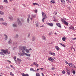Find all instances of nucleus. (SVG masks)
Here are the masks:
<instances>
[{
    "mask_svg": "<svg viewBox=\"0 0 76 76\" xmlns=\"http://www.w3.org/2000/svg\"><path fill=\"white\" fill-rule=\"evenodd\" d=\"M20 50H22V52L20 53H18V54L19 56H26L27 57H29L31 56V55L29 53H25V50L27 48L26 46H20L19 47Z\"/></svg>",
    "mask_w": 76,
    "mask_h": 76,
    "instance_id": "1",
    "label": "nucleus"
},
{
    "mask_svg": "<svg viewBox=\"0 0 76 76\" xmlns=\"http://www.w3.org/2000/svg\"><path fill=\"white\" fill-rule=\"evenodd\" d=\"M42 15L43 18V19L42 20V22H44V20L45 19H46L47 18V16L45 13H44V12H42Z\"/></svg>",
    "mask_w": 76,
    "mask_h": 76,
    "instance_id": "2",
    "label": "nucleus"
},
{
    "mask_svg": "<svg viewBox=\"0 0 76 76\" xmlns=\"http://www.w3.org/2000/svg\"><path fill=\"white\" fill-rule=\"evenodd\" d=\"M1 51L4 52V54H6L7 53L8 54H9L10 53V51H8V50L7 49H6L5 50H2Z\"/></svg>",
    "mask_w": 76,
    "mask_h": 76,
    "instance_id": "3",
    "label": "nucleus"
},
{
    "mask_svg": "<svg viewBox=\"0 0 76 76\" xmlns=\"http://www.w3.org/2000/svg\"><path fill=\"white\" fill-rule=\"evenodd\" d=\"M61 22H63V23H64V24L65 25H66L67 26H68L69 25V23H67V22L66 21H63V20L62 18H61Z\"/></svg>",
    "mask_w": 76,
    "mask_h": 76,
    "instance_id": "4",
    "label": "nucleus"
},
{
    "mask_svg": "<svg viewBox=\"0 0 76 76\" xmlns=\"http://www.w3.org/2000/svg\"><path fill=\"white\" fill-rule=\"evenodd\" d=\"M66 73L69 76L70 75V70H69V68H66Z\"/></svg>",
    "mask_w": 76,
    "mask_h": 76,
    "instance_id": "5",
    "label": "nucleus"
},
{
    "mask_svg": "<svg viewBox=\"0 0 76 76\" xmlns=\"http://www.w3.org/2000/svg\"><path fill=\"white\" fill-rule=\"evenodd\" d=\"M61 4L63 5V6H65L66 4V2L64 0H61Z\"/></svg>",
    "mask_w": 76,
    "mask_h": 76,
    "instance_id": "6",
    "label": "nucleus"
},
{
    "mask_svg": "<svg viewBox=\"0 0 76 76\" xmlns=\"http://www.w3.org/2000/svg\"><path fill=\"white\" fill-rule=\"evenodd\" d=\"M69 29H72L73 31H75V29L74 28V27L73 26H71L70 27H69Z\"/></svg>",
    "mask_w": 76,
    "mask_h": 76,
    "instance_id": "7",
    "label": "nucleus"
},
{
    "mask_svg": "<svg viewBox=\"0 0 76 76\" xmlns=\"http://www.w3.org/2000/svg\"><path fill=\"white\" fill-rule=\"evenodd\" d=\"M17 20L18 24L19 25H22V23H21V22H20L19 19L18 18L17 19Z\"/></svg>",
    "mask_w": 76,
    "mask_h": 76,
    "instance_id": "8",
    "label": "nucleus"
},
{
    "mask_svg": "<svg viewBox=\"0 0 76 76\" xmlns=\"http://www.w3.org/2000/svg\"><path fill=\"white\" fill-rule=\"evenodd\" d=\"M48 60H49L50 61L53 62L54 60V59L52 57H50L49 58H48Z\"/></svg>",
    "mask_w": 76,
    "mask_h": 76,
    "instance_id": "9",
    "label": "nucleus"
},
{
    "mask_svg": "<svg viewBox=\"0 0 76 76\" xmlns=\"http://www.w3.org/2000/svg\"><path fill=\"white\" fill-rule=\"evenodd\" d=\"M69 66L70 67H75V65L72 64H69Z\"/></svg>",
    "mask_w": 76,
    "mask_h": 76,
    "instance_id": "10",
    "label": "nucleus"
},
{
    "mask_svg": "<svg viewBox=\"0 0 76 76\" xmlns=\"http://www.w3.org/2000/svg\"><path fill=\"white\" fill-rule=\"evenodd\" d=\"M46 23L48 25L50 26H53V23Z\"/></svg>",
    "mask_w": 76,
    "mask_h": 76,
    "instance_id": "11",
    "label": "nucleus"
},
{
    "mask_svg": "<svg viewBox=\"0 0 76 76\" xmlns=\"http://www.w3.org/2000/svg\"><path fill=\"white\" fill-rule=\"evenodd\" d=\"M21 75L22 76H29V75H28V74H25L23 73H22Z\"/></svg>",
    "mask_w": 76,
    "mask_h": 76,
    "instance_id": "12",
    "label": "nucleus"
},
{
    "mask_svg": "<svg viewBox=\"0 0 76 76\" xmlns=\"http://www.w3.org/2000/svg\"><path fill=\"white\" fill-rule=\"evenodd\" d=\"M67 39V38L65 36L63 37L62 39L63 41H65L66 39Z\"/></svg>",
    "mask_w": 76,
    "mask_h": 76,
    "instance_id": "13",
    "label": "nucleus"
},
{
    "mask_svg": "<svg viewBox=\"0 0 76 76\" xmlns=\"http://www.w3.org/2000/svg\"><path fill=\"white\" fill-rule=\"evenodd\" d=\"M56 25L57 26H58V27H59L60 28H61V25H60V23H57Z\"/></svg>",
    "mask_w": 76,
    "mask_h": 76,
    "instance_id": "14",
    "label": "nucleus"
},
{
    "mask_svg": "<svg viewBox=\"0 0 76 76\" xmlns=\"http://www.w3.org/2000/svg\"><path fill=\"white\" fill-rule=\"evenodd\" d=\"M4 36L5 37L4 38L5 40H7V39L8 38V37H7V36L6 34H4Z\"/></svg>",
    "mask_w": 76,
    "mask_h": 76,
    "instance_id": "15",
    "label": "nucleus"
},
{
    "mask_svg": "<svg viewBox=\"0 0 76 76\" xmlns=\"http://www.w3.org/2000/svg\"><path fill=\"white\" fill-rule=\"evenodd\" d=\"M13 58L15 62V63H16V64H18V63H17V61L16 60V56L14 57Z\"/></svg>",
    "mask_w": 76,
    "mask_h": 76,
    "instance_id": "16",
    "label": "nucleus"
},
{
    "mask_svg": "<svg viewBox=\"0 0 76 76\" xmlns=\"http://www.w3.org/2000/svg\"><path fill=\"white\" fill-rule=\"evenodd\" d=\"M42 37L43 40H46V37L44 35H43Z\"/></svg>",
    "mask_w": 76,
    "mask_h": 76,
    "instance_id": "17",
    "label": "nucleus"
},
{
    "mask_svg": "<svg viewBox=\"0 0 76 76\" xmlns=\"http://www.w3.org/2000/svg\"><path fill=\"white\" fill-rule=\"evenodd\" d=\"M49 54L51 55L52 56H56V54L54 53H49Z\"/></svg>",
    "mask_w": 76,
    "mask_h": 76,
    "instance_id": "18",
    "label": "nucleus"
},
{
    "mask_svg": "<svg viewBox=\"0 0 76 76\" xmlns=\"http://www.w3.org/2000/svg\"><path fill=\"white\" fill-rule=\"evenodd\" d=\"M8 18L9 19L11 20H13V18L12 16L9 17Z\"/></svg>",
    "mask_w": 76,
    "mask_h": 76,
    "instance_id": "19",
    "label": "nucleus"
},
{
    "mask_svg": "<svg viewBox=\"0 0 76 76\" xmlns=\"http://www.w3.org/2000/svg\"><path fill=\"white\" fill-rule=\"evenodd\" d=\"M36 17V15L34 14V15H31V18H35Z\"/></svg>",
    "mask_w": 76,
    "mask_h": 76,
    "instance_id": "20",
    "label": "nucleus"
},
{
    "mask_svg": "<svg viewBox=\"0 0 76 76\" xmlns=\"http://www.w3.org/2000/svg\"><path fill=\"white\" fill-rule=\"evenodd\" d=\"M71 71L73 73L74 75H75V74L76 73V72H75V70L72 69L71 70Z\"/></svg>",
    "mask_w": 76,
    "mask_h": 76,
    "instance_id": "21",
    "label": "nucleus"
},
{
    "mask_svg": "<svg viewBox=\"0 0 76 76\" xmlns=\"http://www.w3.org/2000/svg\"><path fill=\"white\" fill-rule=\"evenodd\" d=\"M55 48H56V50H57V51H58V50H59V48L57 46H55Z\"/></svg>",
    "mask_w": 76,
    "mask_h": 76,
    "instance_id": "22",
    "label": "nucleus"
},
{
    "mask_svg": "<svg viewBox=\"0 0 76 76\" xmlns=\"http://www.w3.org/2000/svg\"><path fill=\"white\" fill-rule=\"evenodd\" d=\"M35 40V37H32V41H34Z\"/></svg>",
    "mask_w": 76,
    "mask_h": 76,
    "instance_id": "23",
    "label": "nucleus"
},
{
    "mask_svg": "<svg viewBox=\"0 0 76 76\" xmlns=\"http://www.w3.org/2000/svg\"><path fill=\"white\" fill-rule=\"evenodd\" d=\"M26 51V53H29V49H26L25 50Z\"/></svg>",
    "mask_w": 76,
    "mask_h": 76,
    "instance_id": "24",
    "label": "nucleus"
},
{
    "mask_svg": "<svg viewBox=\"0 0 76 76\" xmlns=\"http://www.w3.org/2000/svg\"><path fill=\"white\" fill-rule=\"evenodd\" d=\"M12 26L13 27H14L15 28H16V27H17V25H16V24H12Z\"/></svg>",
    "mask_w": 76,
    "mask_h": 76,
    "instance_id": "25",
    "label": "nucleus"
},
{
    "mask_svg": "<svg viewBox=\"0 0 76 76\" xmlns=\"http://www.w3.org/2000/svg\"><path fill=\"white\" fill-rule=\"evenodd\" d=\"M4 12H3V11H0V15H4Z\"/></svg>",
    "mask_w": 76,
    "mask_h": 76,
    "instance_id": "26",
    "label": "nucleus"
},
{
    "mask_svg": "<svg viewBox=\"0 0 76 76\" xmlns=\"http://www.w3.org/2000/svg\"><path fill=\"white\" fill-rule=\"evenodd\" d=\"M8 44H12V40L11 39H10V41H8Z\"/></svg>",
    "mask_w": 76,
    "mask_h": 76,
    "instance_id": "27",
    "label": "nucleus"
},
{
    "mask_svg": "<svg viewBox=\"0 0 76 76\" xmlns=\"http://www.w3.org/2000/svg\"><path fill=\"white\" fill-rule=\"evenodd\" d=\"M17 43L16 42H13L12 44L13 45H16L17 44Z\"/></svg>",
    "mask_w": 76,
    "mask_h": 76,
    "instance_id": "28",
    "label": "nucleus"
},
{
    "mask_svg": "<svg viewBox=\"0 0 76 76\" xmlns=\"http://www.w3.org/2000/svg\"><path fill=\"white\" fill-rule=\"evenodd\" d=\"M50 2L53 4L55 3H56V2L55 1H54V0H52Z\"/></svg>",
    "mask_w": 76,
    "mask_h": 76,
    "instance_id": "29",
    "label": "nucleus"
},
{
    "mask_svg": "<svg viewBox=\"0 0 76 76\" xmlns=\"http://www.w3.org/2000/svg\"><path fill=\"white\" fill-rule=\"evenodd\" d=\"M33 5H37L38 6H39V5L37 3H33Z\"/></svg>",
    "mask_w": 76,
    "mask_h": 76,
    "instance_id": "30",
    "label": "nucleus"
},
{
    "mask_svg": "<svg viewBox=\"0 0 76 76\" xmlns=\"http://www.w3.org/2000/svg\"><path fill=\"white\" fill-rule=\"evenodd\" d=\"M2 23L3 25H4L5 26H7V24L6 23Z\"/></svg>",
    "mask_w": 76,
    "mask_h": 76,
    "instance_id": "31",
    "label": "nucleus"
},
{
    "mask_svg": "<svg viewBox=\"0 0 76 76\" xmlns=\"http://www.w3.org/2000/svg\"><path fill=\"white\" fill-rule=\"evenodd\" d=\"M4 2L5 3H8V2H7V0H4Z\"/></svg>",
    "mask_w": 76,
    "mask_h": 76,
    "instance_id": "32",
    "label": "nucleus"
},
{
    "mask_svg": "<svg viewBox=\"0 0 76 76\" xmlns=\"http://www.w3.org/2000/svg\"><path fill=\"white\" fill-rule=\"evenodd\" d=\"M25 58L26 59H28V60H29L30 61H31V59L30 58H29L28 57H27V58Z\"/></svg>",
    "mask_w": 76,
    "mask_h": 76,
    "instance_id": "33",
    "label": "nucleus"
},
{
    "mask_svg": "<svg viewBox=\"0 0 76 76\" xmlns=\"http://www.w3.org/2000/svg\"><path fill=\"white\" fill-rule=\"evenodd\" d=\"M17 60L18 61H22L21 59H19V58H17Z\"/></svg>",
    "mask_w": 76,
    "mask_h": 76,
    "instance_id": "34",
    "label": "nucleus"
},
{
    "mask_svg": "<svg viewBox=\"0 0 76 76\" xmlns=\"http://www.w3.org/2000/svg\"><path fill=\"white\" fill-rule=\"evenodd\" d=\"M54 20H53L54 22H56V21H57V20L56 18H54Z\"/></svg>",
    "mask_w": 76,
    "mask_h": 76,
    "instance_id": "35",
    "label": "nucleus"
},
{
    "mask_svg": "<svg viewBox=\"0 0 76 76\" xmlns=\"http://www.w3.org/2000/svg\"><path fill=\"white\" fill-rule=\"evenodd\" d=\"M0 54H1V55H4V53L3 51H2V52H1L0 53Z\"/></svg>",
    "mask_w": 76,
    "mask_h": 76,
    "instance_id": "36",
    "label": "nucleus"
},
{
    "mask_svg": "<svg viewBox=\"0 0 76 76\" xmlns=\"http://www.w3.org/2000/svg\"><path fill=\"white\" fill-rule=\"evenodd\" d=\"M10 75H11V76H14V75H13V73H12V72H10Z\"/></svg>",
    "mask_w": 76,
    "mask_h": 76,
    "instance_id": "37",
    "label": "nucleus"
},
{
    "mask_svg": "<svg viewBox=\"0 0 76 76\" xmlns=\"http://www.w3.org/2000/svg\"><path fill=\"white\" fill-rule=\"evenodd\" d=\"M61 45L63 46V47H66V45H64L63 44H61Z\"/></svg>",
    "mask_w": 76,
    "mask_h": 76,
    "instance_id": "38",
    "label": "nucleus"
},
{
    "mask_svg": "<svg viewBox=\"0 0 76 76\" xmlns=\"http://www.w3.org/2000/svg\"><path fill=\"white\" fill-rule=\"evenodd\" d=\"M3 6H0V10H2L3 9Z\"/></svg>",
    "mask_w": 76,
    "mask_h": 76,
    "instance_id": "39",
    "label": "nucleus"
},
{
    "mask_svg": "<svg viewBox=\"0 0 76 76\" xmlns=\"http://www.w3.org/2000/svg\"><path fill=\"white\" fill-rule=\"evenodd\" d=\"M0 20L2 22H3V21H4V20H3V18H0Z\"/></svg>",
    "mask_w": 76,
    "mask_h": 76,
    "instance_id": "40",
    "label": "nucleus"
},
{
    "mask_svg": "<svg viewBox=\"0 0 76 76\" xmlns=\"http://www.w3.org/2000/svg\"><path fill=\"white\" fill-rule=\"evenodd\" d=\"M62 73L63 74H66V72H65V71H64V70H63V71H62Z\"/></svg>",
    "mask_w": 76,
    "mask_h": 76,
    "instance_id": "41",
    "label": "nucleus"
},
{
    "mask_svg": "<svg viewBox=\"0 0 76 76\" xmlns=\"http://www.w3.org/2000/svg\"><path fill=\"white\" fill-rule=\"evenodd\" d=\"M37 64V63L35 62H34L33 63V64L34 65H36Z\"/></svg>",
    "mask_w": 76,
    "mask_h": 76,
    "instance_id": "42",
    "label": "nucleus"
},
{
    "mask_svg": "<svg viewBox=\"0 0 76 76\" xmlns=\"http://www.w3.org/2000/svg\"><path fill=\"white\" fill-rule=\"evenodd\" d=\"M36 76H40V75H39V73L38 74L37 73L36 74Z\"/></svg>",
    "mask_w": 76,
    "mask_h": 76,
    "instance_id": "43",
    "label": "nucleus"
},
{
    "mask_svg": "<svg viewBox=\"0 0 76 76\" xmlns=\"http://www.w3.org/2000/svg\"><path fill=\"white\" fill-rule=\"evenodd\" d=\"M52 34L53 33H52V32H50L49 33L48 35H52Z\"/></svg>",
    "mask_w": 76,
    "mask_h": 76,
    "instance_id": "44",
    "label": "nucleus"
},
{
    "mask_svg": "<svg viewBox=\"0 0 76 76\" xmlns=\"http://www.w3.org/2000/svg\"><path fill=\"white\" fill-rule=\"evenodd\" d=\"M30 71H33V72H34V70L32 68H31L30 69Z\"/></svg>",
    "mask_w": 76,
    "mask_h": 76,
    "instance_id": "45",
    "label": "nucleus"
},
{
    "mask_svg": "<svg viewBox=\"0 0 76 76\" xmlns=\"http://www.w3.org/2000/svg\"><path fill=\"white\" fill-rule=\"evenodd\" d=\"M27 22L28 23H29V18H27Z\"/></svg>",
    "mask_w": 76,
    "mask_h": 76,
    "instance_id": "46",
    "label": "nucleus"
},
{
    "mask_svg": "<svg viewBox=\"0 0 76 76\" xmlns=\"http://www.w3.org/2000/svg\"><path fill=\"white\" fill-rule=\"evenodd\" d=\"M63 21H65V20H66V18H64L63 19Z\"/></svg>",
    "mask_w": 76,
    "mask_h": 76,
    "instance_id": "47",
    "label": "nucleus"
},
{
    "mask_svg": "<svg viewBox=\"0 0 76 76\" xmlns=\"http://www.w3.org/2000/svg\"><path fill=\"white\" fill-rule=\"evenodd\" d=\"M28 19H29V18H30V17H31L30 15H28Z\"/></svg>",
    "mask_w": 76,
    "mask_h": 76,
    "instance_id": "48",
    "label": "nucleus"
},
{
    "mask_svg": "<svg viewBox=\"0 0 76 76\" xmlns=\"http://www.w3.org/2000/svg\"><path fill=\"white\" fill-rule=\"evenodd\" d=\"M19 37V35H18V34H16V38H18V37Z\"/></svg>",
    "mask_w": 76,
    "mask_h": 76,
    "instance_id": "49",
    "label": "nucleus"
},
{
    "mask_svg": "<svg viewBox=\"0 0 76 76\" xmlns=\"http://www.w3.org/2000/svg\"><path fill=\"white\" fill-rule=\"evenodd\" d=\"M34 12H35L36 13H37V12H38V10H34Z\"/></svg>",
    "mask_w": 76,
    "mask_h": 76,
    "instance_id": "50",
    "label": "nucleus"
},
{
    "mask_svg": "<svg viewBox=\"0 0 76 76\" xmlns=\"http://www.w3.org/2000/svg\"><path fill=\"white\" fill-rule=\"evenodd\" d=\"M52 70H54V67L52 68Z\"/></svg>",
    "mask_w": 76,
    "mask_h": 76,
    "instance_id": "51",
    "label": "nucleus"
},
{
    "mask_svg": "<svg viewBox=\"0 0 76 76\" xmlns=\"http://www.w3.org/2000/svg\"><path fill=\"white\" fill-rule=\"evenodd\" d=\"M36 26L37 28H38V27H39V26H38V24H36Z\"/></svg>",
    "mask_w": 76,
    "mask_h": 76,
    "instance_id": "52",
    "label": "nucleus"
},
{
    "mask_svg": "<svg viewBox=\"0 0 76 76\" xmlns=\"http://www.w3.org/2000/svg\"><path fill=\"white\" fill-rule=\"evenodd\" d=\"M65 63H66V64H69V63L67 62V61H65Z\"/></svg>",
    "mask_w": 76,
    "mask_h": 76,
    "instance_id": "53",
    "label": "nucleus"
},
{
    "mask_svg": "<svg viewBox=\"0 0 76 76\" xmlns=\"http://www.w3.org/2000/svg\"><path fill=\"white\" fill-rule=\"evenodd\" d=\"M36 65L37 67H38V66H39V65H38V64H36Z\"/></svg>",
    "mask_w": 76,
    "mask_h": 76,
    "instance_id": "54",
    "label": "nucleus"
},
{
    "mask_svg": "<svg viewBox=\"0 0 76 76\" xmlns=\"http://www.w3.org/2000/svg\"><path fill=\"white\" fill-rule=\"evenodd\" d=\"M28 50L29 51H31L32 50V48H30L29 49H28Z\"/></svg>",
    "mask_w": 76,
    "mask_h": 76,
    "instance_id": "55",
    "label": "nucleus"
},
{
    "mask_svg": "<svg viewBox=\"0 0 76 76\" xmlns=\"http://www.w3.org/2000/svg\"><path fill=\"white\" fill-rule=\"evenodd\" d=\"M57 12H55V15H57Z\"/></svg>",
    "mask_w": 76,
    "mask_h": 76,
    "instance_id": "56",
    "label": "nucleus"
},
{
    "mask_svg": "<svg viewBox=\"0 0 76 76\" xmlns=\"http://www.w3.org/2000/svg\"><path fill=\"white\" fill-rule=\"evenodd\" d=\"M10 66L11 67H12V68H13V65H10Z\"/></svg>",
    "mask_w": 76,
    "mask_h": 76,
    "instance_id": "57",
    "label": "nucleus"
},
{
    "mask_svg": "<svg viewBox=\"0 0 76 76\" xmlns=\"http://www.w3.org/2000/svg\"><path fill=\"white\" fill-rule=\"evenodd\" d=\"M40 69H41V70H44V69L42 68H40Z\"/></svg>",
    "mask_w": 76,
    "mask_h": 76,
    "instance_id": "58",
    "label": "nucleus"
},
{
    "mask_svg": "<svg viewBox=\"0 0 76 76\" xmlns=\"http://www.w3.org/2000/svg\"><path fill=\"white\" fill-rule=\"evenodd\" d=\"M42 76H44V74H43V73H42Z\"/></svg>",
    "mask_w": 76,
    "mask_h": 76,
    "instance_id": "59",
    "label": "nucleus"
},
{
    "mask_svg": "<svg viewBox=\"0 0 76 76\" xmlns=\"http://www.w3.org/2000/svg\"><path fill=\"white\" fill-rule=\"evenodd\" d=\"M68 9H69V10H70V7H68Z\"/></svg>",
    "mask_w": 76,
    "mask_h": 76,
    "instance_id": "60",
    "label": "nucleus"
},
{
    "mask_svg": "<svg viewBox=\"0 0 76 76\" xmlns=\"http://www.w3.org/2000/svg\"><path fill=\"white\" fill-rule=\"evenodd\" d=\"M72 49H73V47H71V50H72Z\"/></svg>",
    "mask_w": 76,
    "mask_h": 76,
    "instance_id": "61",
    "label": "nucleus"
},
{
    "mask_svg": "<svg viewBox=\"0 0 76 76\" xmlns=\"http://www.w3.org/2000/svg\"><path fill=\"white\" fill-rule=\"evenodd\" d=\"M7 61H9V63H11V61L9 60H8Z\"/></svg>",
    "mask_w": 76,
    "mask_h": 76,
    "instance_id": "62",
    "label": "nucleus"
},
{
    "mask_svg": "<svg viewBox=\"0 0 76 76\" xmlns=\"http://www.w3.org/2000/svg\"><path fill=\"white\" fill-rule=\"evenodd\" d=\"M6 68H7V69H9V66H6Z\"/></svg>",
    "mask_w": 76,
    "mask_h": 76,
    "instance_id": "63",
    "label": "nucleus"
},
{
    "mask_svg": "<svg viewBox=\"0 0 76 76\" xmlns=\"http://www.w3.org/2000/svg\"><path fill=\"white\" fill-rule=\"evenodd\" d=\"M18 64H20V62H18Z\"/></svg>",
    "mask_w": 76,
    "mask_h": 76,
    "instance_id": "64",
    "label": "nucleus"
}]
</instances>
